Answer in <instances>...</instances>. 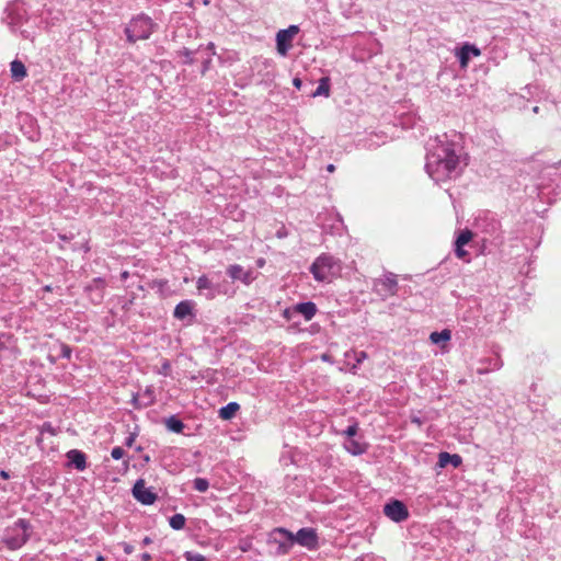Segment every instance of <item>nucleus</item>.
Listing matches in <instances>:
<instances>
[{
    "instance_id": "obj_10",
    "label": "nucleus",
    "mask_w": 561,
    "mask_h": 561,
    "mask_svg": "<svg viewBox=\"0 0 561 561\" xmlns=\"http://www.w3.org/2000/svg\"><path fill=\"white\" fill-rule=\"evenodd\" d=\"M227 275L232 280H240L244 285H250L254 279V273L251 268L244 270L243 266L239 264H231L227 267Z\"/></svg>"
},
{
    "instance_id": "obj_47",
    "label": "nucleus",
    "mask_w": 561,
    "mask_h": 561,
    "mask_svg": "<svg viewBox=\"0 0 561 561\" xmlns=\"http://www.w3.org/2000/svg\"><path fill=\"white\" fill-rule=\"evenodd\" d=\"M124 551L129 554L133 552V547L130 545H125Z\"/></svg>"
},
{
    "instance_id": "obj_45",
    "label": "nucleus",
    "mask_w": 561,
    "mask_h": 561,
    "mask_svg": "<svg viewBox=\"0 0 561 561\" xmlns=\"http://www.w3.org/2000/svg\"><path fill=\"white\" fill-rule=\"evenodd\" d=\"M150 559H151L150 553H148V552H144V553L141 554V560H144V561H149Z\"/></svg>"
},
{
    "instance_id": "obj_44",
    "label": "nucleus",
    "mask_w": 561,
    "mask_h": 561,
    "mask_svg": "<svg viewBox=\"0 0 561 561\" xmlns=\"http://www.w3.org/2000/svg\"><path fill=\"white\" fill-rule=\"evenodd\" d=\"M0 477H1L2 479L7 480V479H9V478H10V474H9V472H8V471H5V470H1V471H0Z\"/></svg>"
},
{
    "instance_id": "obj_52",
    "label": "nucleus",
    "mask_w": 561,
    "mask_h": 561,
    "mask_svg": "<svg viewBox=\"0 0 561 561\" xmlns=\"http://www.w3.org/2000/svg\"><path fill=\"white\" fill-rule=\"evenodd\" d=\"M533 112H534V113H536V114H537V113H539V106H535V107L533 108Z\"/></svg>"
},
{
    "instance_id": "obj_38",
    "label": "nucleus",
    "mask_w": 561,
    "mask_h": 561,
    "mask_svg": "<svg viewBox=\"0 0 561 561\" xmlns=\"http://www.w3.org/2000/svg\"><path fill=\"white\" fill-rule=\"evenodd\" d=\"M355 356H356V363L360 364L362 362H364L367 358V353L364 351H360L358 353H355Z\"/></svg>"
},
{
    "instance_id": "obj_13",
    "label": "nucleus",
    "mask_w": 561,
    "mask_h": 561,
    "mask_svg": "<svg viewBox=\"0 0 561 561\" xmlns=\"http://www.w3.org/2000/svg\"><path fill=\"white\" fill-rule=\"evenodd\" d=\"M66 457L68 459V466L75 467L78 471H83L87 468V456L79 449H70Z\"/></svg>"
},
{
    "instance_id": "obj_33",
    "label": "nucleus",
    "mask_w": 561,
    "mask_h": 561,
    "mask_svg": "<svg viewBox=\"0 0 561 561\" xmlns=\"http://www.w3.org/2000/svg\"><path fill=\"white\" fill-rule=\"evenodd\" d=\"M357 431H358L357 423H353L352 425L347 426V428L343 433L347 437L352 438L353 436H355L357 434Z\"/></svg>"
},
{
    "instance_id": "obj_4",
    "label": "nucleus",
    "mask_w": 561,
    "mask_h": 561,
    "mask_svg": "<svg viewBox=\"0 0 561 561\" xmlns=\"http://www.w3.org/2000/svg\"><path fill=\"white\" fill-rule=\"evenodd\" d=\"M339 268V260L328 253L319 255L310 266V273L318 282H325Z\"/></svg>"
},
{
    "instance_id": "obj_9",
    "label": "nucleus",
    "mask_w": 561,
    "mask_h": 561,
    "mask_svg": "<svg viewBox=\"0 0 561 561\" xmlns=\"http://www.w3.org/2000/svg\"><path fill=\"white\" fill-rule=\"evenodd\" d=\"M298 543L309 550H313L319 545L318 534L314 528L305 527L300 528L297 534L294 535V545Z\"/></svg>"
},
{
    "instance_id": "obj_22",
    "label": "nucleus",
    "mask_w": 561,
    "mask_h": 561,
    "mask_svg": "<svg viewBox=\"0 0 561 561\" xmlns=\"http://www.w3.org/2000/svg\"><path fill=\"white\" fill-rule=\"evenodd\" d=\"M196 288L198 289V291H203L205 289H208L210 290L209 294H207V297L208 298H213L214 297V290H213V284L208 279L207 276L203 275L201 277H198L197 282H196Z\"/></svg>"
},
{
    "instance_id": "obj_37",
    "label": "nucleus",
    "mask_w": 561,
    "mask_h": 561,
    "mask_svg": "<svg viewBox=\"0 0 561 561\" xmlns=\"http://www.w3.org/2000/svg\"><path fill=\"white\" fill-rule=\"evenodd\" d=\"M136 436H137V434H136V433H130V434L126 437V439H125V442H124L125 446H127V447H131V446H133V444H134V442H135V439H136Z\"/></svg>"
},
{
    "instance_id": "obj_50",
    "label": "nucleus",
    "mask_w": 561,
    "mask_h": 561,
    "mask_svg": "<svg viewBox=\"0 0 561 561\" xmlns=\"http://www.w3.org/2000/svg\"><path fill=\"white\" fill-rule=\"evenodd\" d=\"M334 170H335V165L334 164L330 163V164L327 165V171L328 172H333Z\"/></svg>"
},
{
    "instance_id": "obj_49",
    "label": "nucleus",
    "mask_w": 561,
    "mask_h": 561,
    "mask_svg": "<svg viewBox=\"0 0 561 561\" xmlns=\"http://www.w3.org/2000/svg\"><path fill=\"white\" fill-rule=\"evenodd\" d=\"M150 392H152V393H153V391H152L150 388H147V389L145 390V392H144V397H145L147 400H149V393H150Z\"/></svg>"
},
{
    "instance_id": "obj_6",
    "label": "nucleus",
    "mask_w": 561,
    "mask_h": 561,
    "mask_svg": "<svg viewBox=\"0 0 561 561\" xmlns=\"http://www.w3.org/2000/svg\"><path fill=\"white\" fill-rule=\"evenodd\" d=\"M270 542L276 545V554H287L294 546V534L286 528H275L270 535Z\"/></svg>"
},
{
    "instance_id": "obj_46",
    "label": "nucleus",
    "mask_w": 561,
    "mask_h": 561,
    "mask_svg": "<svg viewBox=\"0 0 561 561\" xmlns=\"http://www.w3.org/2000/svg\"><path fill=\"white\" fill-rule=\"evenodd\" d=\"M276 236H277L278 238H284V237H286V236H287V232L283 229V230L277 231Z\"/></svg>"
},
{
    "instance_id": "obj_8",
    "label": "nucleus",
    "mask_w": 561,
    "mask_h": 561,
    "mask_svg": "<svg viewBox=\"0 0 561 561\" xmlns=\"http://www.w3.org/2000/svg\"><path fill=\"white\" fill-rule=\"evenodd\" d=\"M131 494L142 505H152L158 499L151 488H146L144 479H138L135 482Z\"/></svg>"
},
{
    "instance_id": "obj_5",
    "label": "nucleus",
    "mask_w": 561,
    "mask_h": 561,
    "mask_svg": "<svg viewBox=\"0 0 561 561\" xmlns=\"http://www.w3.org/2000/svg\"><path fill=\"white\" fill-rule=\"evenodd\" d=\"M373 290L383 300L394 296L398 293L397 275L392 272H386L382 277L375 278L373 282Z\"/></svg>"
},
{
    "instance_id": "obj_11",
    "label": "nucleus",
    "mask_w": 561,
    "mask_h": 561,
    "mask_svg": "<svg viewBox=\"0 0 561 561\" xmlns=\"http://www.w3.org/2000/svg\"><path fill=\"white\" fill-rule=\"evenodd\" d=\"M456 55L459 59L460 66L467 67L470 61V58L472 56L473 57L480 56L481 50L476 45L466 43L459 48V50L457 51Z\"/></svg>"
},
{
    "instance_id": "obj_26",
    "label": "nucleus",
    "mask_w": 561,
    "mask_h": 561,
    "mask_svg": "<svg viewBox=\"0 0 561 561\" xmlns=\"http://www.w3.org/2000/svg\"><path fill=\"white\" fill-rule=\"evenodd\" d=\"M345 448L352 455H360L365 451L362 445L355 439H351L348 444L345 446Z\"/></svg>"
},
{
    "instance_id": "obj_20",
    "label": "nucleus",
    "mask_w": 561,
    "mask_h": 561,
    "mask_svg": "<svg viewBox=\"0 0 561 561\" xmlns=\"http://www.w3.org/2000/svg\"><path fill=\"white\" fill-rule=\"evenodd\" d=\"M165 427L172 433H181L185 427L182 420L175 415H171L164 420Z\"/></svg>"
},
{
    "instance_id": "obj_30",
    "label": "nucleus",
    "mask_w": 561,
    "mask_h": 561,
    "mask_svg": "<svg viewBox=\"0 0 561 561\" xmlns=\"http://www.w3.org/2000/svg\"><path fill=\"white\" fill-rule=\"evenodd\" d=\"M184 558L186 561H207V559L203 554L195 553L192 551H186L184 553Z\"/></svg>"
},
{
    "instance_id": "obj_55",
    "label": "nucleus",
    "mask_w": 561,
    "mask_h": 561,
    "mask_svg": "<svg viewBox=\"0 0 561 561\" xmlns=\"http://www.w3.org/2000/svg\"><path fill=\"white\" fill-rule=\"evenodd\" d=\"M167 368H169V364H168V363H165V364L163 365V369H167Z\"/></svg>"
},
{
    "instance_id": "obj_36",
    "label": "nucleus",
    "mask_w": 561,
    "mask_h": 561,
    "mask_svg": "<svg viewBox=\"0 0 561 561\" xmlns=\"http://www.w3.org/2000/svg\"><path fill=\"white\" fill-rule=\"evenodd\" d=\"M282 31H285V33H287L293 38L296 34H298L299 26L298 25H290L287 28H283Z\"/></svg>"
},
{
    "instance_id": "obj_17",
    "label": "nucleus",
    "mask_w": 561,
    "mask_h": 561,
    "mask_svg": "<svg viewBox=\"0 0 561 561\" xmlns=\"http://www.w3.org/2000/svg\"><path fill=\"white\" fill-rule=\"evenodd\" d=\"M240 404L237 402H229L221 407L218 411V415L222 420H231L239 411Z\"/></svg>"
},
{
    "instance_id": "obj_42",
    "label": "nucleus",
    "mask_w": 561,
    "mask_h": 561,
    "mask_svg": "<svg viewBox=\"0 0 561 561\" xmlns=\"http://www.w3.org/2000/svg\"><path fill=\"white\" fill-rule=\"evenodd\" d=\"M151 542H152V539H151L150 537H148V536H146V537L142 539V541H141L142 546L150 545Z\"/></svg>"
},
{
    "instance_id": "obj_1",
    "label": "nucleus",
    "mask_w": 561,
    "mask_h": 561,
    "mask_svg": "<svg viewBox=\"0 0 561 561\" xmlns=\"http://www.w3.org/2000/svg\"><path fill=\"white\" fill-rule=\"evenodd\" d=\"M457 145L447 138V135L437 136L428 142L425 170L436 182H445L460 174Z\"/></svg>"
},
{
    "instance_id": "obj_32",
    "label": "nucleus",
    "mask_w": 561,
    "mask_h": 561,
    "mask_svg": "<svg viewBox=\"0 0 561 561\" xmlns=\"http://www.w3.org/2000/svg\"><path fill=\"white\" fill-rule=\"evenodd\" d=\"M60 351H61L60 352V356L62 358L69 359L71 357L72 350H71V347L68 344L62 343L60 345Z\"/></svg>"
},
{
    "instance_id": "obj_58",
    "label": "nucleus",
    "mask_w": 561,
    "mask_h": 561,
    "mask_svg": "<svg viewBox=\"0 0 561 561\" xmlns=\"http://www.w3.org/2000/svg\"><path fill=\"white\" fill-rule=\"evenodd\" d=\"M322 359H323V360H327V359H328V356H327V355H323V356H322Z\"/></svg>"
},
{
    "instance_id": "obj_39",
    "label": "nucleus",
    "mask_w": 561,
    "mask_h": 561,
    "mask_svg": "<svg viewBox=\"0 0 561 561\" xmlns=\"http://www.w3.org/2000/svg\"><path fill=\"white\" fill-rule=\"evenodd\" d=\"M411 422L416 424L417 426H422L424 424V420L416 415L411 416Z\"/></svg>"
},
{
    "instance_id": "obj_28",
    "label": "nucleus",
    "mask_w": 561,
    "mask_h": 561,
    "mask_svg": "<svg viewBox=\"0 0 561 561\" xmlns=\"http://www.w3.org/2000/svg\"><path fill=\"white\" fill-rule=\"evenodd\" d=\"M105 288V280L102 277H95L90 285L85 287L87 291L98 289L103 290Z\"/></svg>"
},
{
    "instance_id": "obj_3",
    "label": "nucleus",
    "mask_w": 561,
    "mask_h": 561,
    "mask_svg": "<svg viewBox=\"0 0 561 561\" xmlns=\"http://www.w3.org/2000/svg\"><path fill=\"white\" fill-rule=\"evenodd\" d=\"M153 23L152 20L145 15H138L133 19L125 28L127 41L131 44L140 39H147L152 33Z\"/></svg>"
},
{
    "instance_id": "obj_51",
    "label": "nucleus",
    "mask_w": 561,
    "mask_h": 561,
    "mask_svg": "<svg viewBox=\"0 0 561 561\" xmlns=\"http://www.w3.org/2000/svg\"><path fill=\"white\" fill-rule=\"evenodd\" d=\"M142 460H144V462L148 463L150 461V456L149 455H145L142 457Z\"/></svg>"
},
{
    "instance_id": "obj_7",
    "label": "nucleus",
    "mask_w": 561,
    "mask_h": 561,
    "mask_svg": "<svg viewBox=\"0 0 561 561\" xmlns=\"http://www.w3.org/2000/svg\"><path fill=\"white\" fill-rule=\"evenodd\" d=\"M383 514L394 523H401L409 517L405 504L399 500H391L383 506Z\"/></svg>"
},
{
    "instance_id": "obj_29",
    "label": "nucleus",
    "mask_w": 561,
    "mask_h": 561,
    "mask_svg": "<svg viewBox=\"0 0 561 561\" xmlns=\"http://www.w3.org/2000/svg\"><path fill=\"white\" fill-rule=\"evenodd\" d=\"M178 54L180 56L184 57V60H183L184 65H193L194 64V57H193L194 51H192L191 49L184 47Z\"/></svg>"
},
{
    "instance_id": "obj_56",
    "label": "nucleus",
    "mask_w": 561,
    "mask_h": 561,
    "mask_svg": "<svg viewBox=\"0 0 561 561\" xmlns=\"http://www.w3.org/2000/svg\"><path fill=\"white\" fill-rule=\"evenodd\" d=\"M61 240H67L68 238L66 236H60Z\"/></svg>"
},
{
    "instance_id": "obj_35",
    "label": "nucleus",
    "mask_w": 561,
    "mask_h": 561,
    "mask_svg": "<svg viewBox=\"0 0 561 561\" xmlns=\"http://www.w3.org/2000/svg\"><path fill=\"white\" fill-rule=\"evenodd\" d=\"M465 245H457L455 244V254L458 259L465 260L466 256H468V252L463 249Z\"/></svg>"
},
{
    "instance_id": "obj_48",
    "label": "nucleus",
    "mask_w": 561,
    "mask_h": 561,
    "mask_svg": "<svg viewBox=\"0 0 561 561\" xmlns=\"http://www.w3.org/2000/svg\"><path fill=\"white\" fill-rule=\"evenodd\" d=\"M128 276H129V273L127 271H124V272L121 273V278L123 280H126L128 278Z\"/></svg>"
},
{
    "instance_id": "obj_2",
    "label": "nucleus",
    "mask_w": 561,
    "mask_h": 561,
    "mask_svg": "<svg viewBox=\"0 0 561 561\" xmlns=\"http://www.w3.org/2000/svg\"><path fill=\"white\" fill-rule=\"evenodd\" d=\"M32 525L25 518H19L4 531L2 541L10 550L22 548L31 538Z\"/></svg>"
},
{
    "instance_id": "obj_41",
    "label": "nucleus",
    "mask_w": 561,
    "mask_h": 561,
    "mask_svg": "<svg viewBox=\"0 0 561 561\" xmlns=\"http://www.w3.org/2000/svg\"><path fill=\"white\" fill-rule=\"evenodd\" d=\"M293 313H295V312H294V307H293L291 309L287 308V309H285V310H284V317H285L286 319H288V320L290 319V317H291V314H293Z\"/></svg>"
},
{
    "instance_id": "obj_43",
    "label": "nucleus",
    "mask_w": 561,
    "mask_h": 561,
    "mask_svg": "<svg viewBox=\"0 0 561 561\" xmlns=\"http://www.w3.org/2000/svg\"><path fill=\"white\" fill-rule=\"evenodd\" d=\"M209 64H210V60H209V59H208V60H206V61H204V64H203V70H202V73H203V75L207 71Z\"/></svg>"
},
{
    "instance_id": "obj_19",
    "label": "nucleus",
    "mask_w": 561,
    "mask_h": 561,
    "mask_svg": "<svg viewBox=\"0 0 561 561\" xmlns=\"http://www.w3.org/2000/svg\"><path fill=\"white\" fill-rule=\"evenodd\" d=\"M329 96L330 95V78L329 77H322L319 80L318 88L311 93L312 98L317 96Z\"/></svg>"
},
{
    "instance_id": "obj_34",
    "label": "nucleus",
    "mask_w": 561,
    "mask_h": 561,
    "mask_svg": "<svg viewBox=\"0 0 561 561\" xmlns=\"http://www.w3.org/2000/svg\"><path fill=\"white\" fill-rule=\"evenodd\" d=\"M125 450L122 447H114L111 451V456L115 460H119L124 457Z\"/></svg>"
},
{
    "instance_id": "obj_18",
    "label": "nucleus",
    "mask_w": 561,
    "mask_h": 561,
    "mask_svg": "<svg viewBox=\"0 0 561 561\" xmlns=\"http://www.w3.org/2000/svg\"><path fill=\"white\" fill-rule=\"evenodd\" d=\"M10 66V71L13 79L21 81L27 76L26 67L22 61L13 60Z\"/></svg>"
},
{
    "instance_id": "obj_23",
    "label": "nucleus",
    "mask_w": 561,
    "mask_h": 561,
    "mask_svg": "<svg viewBox=\"0 0 561 561\" xmlns=\"http://www.w3.org/2000/svg\"><path fill=\"white\" fill-rule=\"evenodd\" d=\"M185 516L183 514L178 513L170 517L169 525L174 530H181L185 526Z\"/></svg>"
},
{
    "instance_id": "obj_57",
    "label": "nucleus",
    "mask_w": 561,
    "mask_h": 561,
    "mask_svg": "<svg viewBox=\"0 0 561 561\" xmlns=\"http://www.w3.org/2000/svg\"><path fill=\"white\" fill-rule=\"evenodd\" d=\"M96 560H98V561H103V558H102L101 556H99V557L96 558Z\"/></svg>"
},
{
    "instance_id": "obj_21",
    "label": "nucleus",
    "mask_w": 561,
    "mask_h": 561,
    "mask_svg": "<svg viewBox=\"0 0 561 561\" xmlns=\"http://www.w3.org/2000/svg\"><path fill=\"white\" fill-rule=\"evenodd\" d=\"M451 339V332L448 329H444L442 331H434L430 335V340L434 344H438L440 342H448Z\"/></svg>"
},
{
    "instance_id": "obj_24",
    "label": "nucleus",
    "mask_w": 561,
    "mask_h": 561,
    "mask_svg": "<svg viewBox=\"0 0 561 561\" xmlns=\"http://www.w3.org/2000/svg\"><path fill=\"white\" fill-rule=\"evenodd\" d=\"M153 401H154V397H153L152 392L149 393V400H146L144 402L140 401L139 393H134L133 398H131V404L134 405L135 409H141V408L149 407L150 404L153 403Z\"/></svg>"
},
{
    "instance_id": "obj_16",
    "label": "nucleus",
    "mask_w": 561,
    "mask_h": 561,
    "mask_svg": "<svg viewBox=\"0 0 561 561\" xmlns=\"http://www.w3.org/2000/svg\"><path fill=\"white\" fill-rule=\"evenodd\" d=\"M461 462L462 458L458 454L442 451L438 455L437 466L439 468H445L447 465H451L454 468H457L461 465Z\"/></svg>"
},
{
    "instance_id": "obj_27",
    "label": "nucleus",
    "mask_w": 561,
    "mask_h": 561,
    "mask_svg": "<svg viewBox=\"0 0 561 561\" xmlns=\"http://www.w3.org/2000/svg\"><path fill=\"white\" fill-rule=\"evenodd\" d=\"M194 489L198 492H206L209 488V482L204 478H196L193 481Z\"/></svg>"
},
{
    "instance_id": "obj_54",
    "label": "nucleus",
    "mask_w": 561,
    "mask_h": 561,
    "mask_svg": "<svg viewBox=\"0 0 561 561\" xmlns=\"http://www.w3.org/2000/svg\"><path fill=\"white\" fill-rule=\"evenodd\" d=\"M136 450H137V451H141V450H142V447H141V446H138V447H136Z\"/></svg>"
},
{
    "instance_id": "obj_14",
    "label": "nucleus",
    "mask_w": 561,
    "mask_h": 561,
    "mask_svg": "<svg viewBox=\"0 0 561 561\" xmlns=\"http://www.w3.org/2000/svg\"><path fill=\"white\" fill-rule=\"evenodd\" d=\"M294 312L304 316L305 320H311L317 313V306L312 301L299 302L294 306Z\"/></svg>"
},
{
    "instance_id": "obj_25",
    "label": "nucleus",
    "mask_w": 561,
    "mask_h": 561,
    "mask_svg": "<svg viewBox=\"0 0 561 561\" xmlns=\"http://www.w3.org/2000/svg\"><path fill=\"white\" fill-rule=\"evenodd\" d=\"M472 237H473V233H472L471 230L463 229V230L460 231V233L456 238L455 244H457V245H466L467 243H469V241L472 239Z\"/></svg>"
},
{
    "instance_id": "obj_40",
    "label": "nucleus",
    "mask_w": 561,
    "mask_h": 561,
    "mask_svg": "<svg viewBox=\"0 0 561 561\" xmlns=\"http://www.w3.org/2000/svg\"><path fill=\"white\" fill-rule=\"evenodd\" d=\"M293 84L297 88V89H300L301 85H302V80L300 78H294L293 79Z\"/></svg>"
},
{
    "instance_id": "obj_53",
    "label": "nucleus",
    "mask_w": 561,
    "mask_h": 561,
    "mask_svg": "<svg viewBox=\"0 0 561 561\" xmlns=\"http://www.w3.org/2000/svg\"><path fill=\"white\" fill-rule=\"evenodd\" d=\"M44 290H46V291H50V290H51V287H50L49 285H47V286H45V287H44Z\"/></svg>"
},
{
    "instance_id": "obj_12",
    "label": "nucleus",
    "mask_w": 561,
    "mask_h": 561,
    "mask_svg": "<svg viewBox=\"0 0 561 561\" xmlns=\"http://www.w3.org/2000/svg\"><path fill=\"white\" fill-rule=\"evenodd\" d=\"M173 317L178 320L194 319V302L192 300L180 301L174 308Z\"/></svg>"
},
{
    "instance_id": "obj_31",
    "label": "nucleus",
    "mask_w": 561,
    "mask_h": 561,
    "mask_svg": "<svg viewBox=\"0 0 561 561\" xmlns=\"http://www.w3.org/2000/svg\"><path fill=\"white\" fill-rule=\"evenodd\" d=\"M39 431H41V434L48 433L51 436H55L57 434L56 428L53 426V424L50 422H44L41 425V430Z\"/></svg>"
},
{
    "instance_id": "obj_15",
    "label": "nucleus",
    "mask_w": 561,
    "mask_h": 561,
    "mask_svg": "<svg viewBox=\"0 0 561 561\" xmlns=\"http://www.w3.org/2000/svg\"><path fill=\"white\" fill-rule=\"evenodd\" d=\"M293 38L285 33V31L279 30L276 34V49L277 53L282 56L287 55L289 48L291 47Z\"/></svg>"
}]
</instances>
